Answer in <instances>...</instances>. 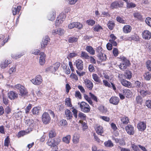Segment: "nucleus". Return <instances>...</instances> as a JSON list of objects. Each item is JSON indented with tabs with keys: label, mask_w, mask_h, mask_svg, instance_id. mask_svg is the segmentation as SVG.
Here are the masks:
<instances>
[{
	"label": "nucleus",
	"mask_w": 151,
	"mask_h": 151,
	"mask_svg": "<svg viewBox=\"0 0 151 151\" xmlns=\"http://www.w3.org/2000/svg\"><path fill=\"white\" fill-rule=\"evenodd\" d=\"M60 139L59 138H56L53 139H49L47 144L49 146L55 148V150H57V145L60 144Z\"/></svg>",
	"instance_id": "obj_1"
},
{
	"label": "nucleus",
	"mask_w": 151,
	"mask_h": 151,
	"mask_svg": "<svg viewBox=\"0 0 151 151\" xmlns=\"http://www.w3.org/2000/svg\"><path fill=\"white\" fill-rule=\"evenodd\" d=\"M119 59L122 62L119 66L121 70H124L126 69L127 66L129 65V61L125 57L123 56H120Z\"/></svg>",
	"instance_id": "obj_2"
},
{
	"label": "nucleus",
	"mask_w": 151,
	"mask_h": 151,
	"mask_svg": "<svg viewBox=\"0 0 151 151\" xmlns=\"http://www.w3.org/2000/svg\"><path fill=\"white\" fill-rule=\"evenodd\" d=\"M81 111L85 113H88L90 110V107L88 104L85 102H81L80 104Z\"/></svg>",
	"instance_id": "obj_3"
},
{
	"label": "nucleus",
	"mask_w": 151,
	"mask_h": 151,
	"mask_svg": "<svg viewBox=\"0 0 151 151\" xmlns=\"http://www.w3.org/2000/svg\"><path fill=\"white\" fill-rule=\"evenodd\" d=\"M15 88L19 91V94L21 96L27 95V92L25 88L20 84H18L15 86Z\"/></svg>",
	"instance_id": "obj_4"
},
{
	"label": "nucleus",
	"mask_w": 151,
	"mask_h": 151,
	"mask_svg": "<svg viewBox=\"0 0 151 151\" xmlns=\"http://www.w3.org/2000/svg\"><path fill=\"white\" fill-rule=\"evenodd\" d=\"M31 81L35 85H39L42 81V78L40 75H37L35 78L32 79Z\"/></svg>",
	"instance_id": "obj_5"
},
{
	"label": "nucleus",
	"mask_w": 151,
	"mask_h": 151,
	"mask_svg": "<svg viewBox=\"0 0 151 151\" xmlns=\"http://www.w3.org/2000/svg\"><path fill=\"white\" fill-rule=\"evenodd\" d=\"M42 119L43 122L45 124H48L50 121V117L47 112H45L43 113Z\"/></svg>",
	"instance_id": "obj_6"
},
{
	"label": "nucleus",
	"mask_w": 151,
	"mask_h": 151,
	"mask_svg": "<svg viewBox=\"0 0 151 151\" xmlns=\"http://www.w3.org/2000/svg\"><path fill=\"white\" fill-rule=\"evenodd\" d=\"M60 65V63L59 62H57L53 65L47 68L46 70H49L52 73H54L58 70Z\"/></svg>",
	"instance_id": "obj_7"
},
{
	"label": "nucleus",
	"mask_w": 151,
	"mask_h": 151,
	"mask_svg": "<svg viewBox=\"0 0 151 151\" xmlns=\"http://www.w3.org/2000/svg\"><path fill=\"white\" fill-rule=\"evenodd\" d=\"M83 27L82 24L78 22H73L70 23L68 25V28L72 29L76 27L79 29Z\"/></svg>",
	"instance_id": "obj_8"
},
{
	"label": "nucleus",
	"mask_w": 151,
	"mask_h": 151,
	"mask_svg": "<svg viewBox=\"0 0 151 151\" xmlns=\"http://www.w3.org/2000/svg\"><path fill=\"white\" fill-rule=\"evenodd\" d=\"M123 2L122 1H115L111 4L110 8L112 9L121 7L123 6Z\"/></svg>",
	"instance_id": "obj_9"
},
{
	"label": "nucleus",
	"mask_w": 151,
	"mask_h": 151,
	"mask_svg": "<svg viewBox=\"0 0 151 151\" xmlns=\"http://www.w3.org/2000/svg\"><path fill=\"white\" fill-rule=\"evenodd\" d=\"M75 63L77 68L78 70H81L83 69V63L81 60L78 59L76 60V61Z\"/></svg>",
	"instance_id": "obj_10"
},
{
	"label": "nucleus",
	"mask_w": 151,
	"mask_h": 151,
	"mask_svg": "<svg viewBox=\"0 0 151 151\" xmlns=\"http://www.w3.org/2000/svg\"><path fill=\"white\" fill-rule=\"evenodd\" d=\"M65 32L64 29L60 28H59L57 29H53L52 31V33L54 35L58 34V35H61L64 34Z\"/></svg>",
	"instance_id": "obj_11"
},
{
	"label": "nucleus",
	"mask_w": 151,
	"mask_h": 151,
	"mask_svg": "<svg viewBox=\"0 0 151 151\" xmlns=\"http://www.w3.org/2000/svg\"><path fill=\"white\" fill-rule=\"evenodd\" d=\"M142 38L146 40H150L151 38V33L148 30H145L142 33Z\"/></svg>",
	"instance_id": "obj_12"
},
{
	"label": "nucleus",
	"mask_w": 151,
	"mask_h": 151,
	"mask_svg": "<svg viewBox=\"0 0 151 151\" xmlns=\"http://www.w3.org/2000/svg\"><path fill=\"white\" fill-rule=\"evenodd\" d=\"M125 129L127 133L129 135H133L134 133V127L132 125L129 124L125 127Z\"/></svg>",
	"instance_id": "obj_13"
},
{
	"label": "nucleus",
	"mask_w": 151,
	"mask_h": 151,
	"mask_svg": "<svg viewBox=\"0 0 151 151\" xmlns=\"http://www.w3.org/2000/svg\"><path fill=\"white\" fill-rule=\"evenodd\" d=\"M50 40V38L48 36H45L41 42V47L42 48H45L47 45L48 42Z\"/></svg>",
	"instance_id": "obj_14"
},
{
	"label": "nucleus",
	"mask_w": 151,
	"mask_h": 151,
	"mask_svg": "<svg viewBox=\"0 0 151 151\" xmlns=\"http://www.w3.org/2000/svg\"><path fill=\"white\" fill-rule=\"evenodd\" d=\"M84 82L86 86L89 90H91L92 89L93 84L91 81L88 79H86L84 80Z\"/></svg>",
	"instance_id": "obj_15"
},
{
	"label": "nucleus",
	"mask_w": 151,
	"mask_h": 151,
	"mask_svg": "<svg viewBox=\"0 0 151 151\" xmlns=\"http://www.w3.org/2000/svg\"><path fill=\"white\" fill-rule=\"evenodd\" d=\"M121 123L120 125V127L121 128H123V124L124 125L127 124L129 122V119L128 117L124 116L121 118Z\"/></svg>",
	"instance_id": "obj_16"
},
{
	"label": "nucleus",
	"mask_w": 151,
	"mask_h": 151,
	"mask_svg": "<svg viewBox=\"0 0 151 151\" xmlns=\"http://www.w3.org/2000/svg\"><path fill=\"white\" fill-rule=\"evenodd\" d=\"M9 98L11 100H14L18 97V94L14 91H11L8 94Z\"/></svg>",
	"instance_id": "obj_17"
},
{
	"label": "nucleus",
	"mask_w": 151,
	"mask_h": 151,
	"mask_svg": "<svg viewBox=\"0 0 151 151\" xmlns=\"http://www.w3.org/2000/svg\"><path fill=\"white\" fill-rule=\"evenodd\" d=\"M40 55L39 60V63L41 65H44L45 63V54L43 52H41L40 54Z\"/></svg>",
	"instance_id": "obj_18"
},
{
	"label": "nucleus",
	"mask_w": 151,
	"mask_h": 151,
	"mask_svg": "<svg viewBox=\"0 0 151 151\" xmlns=\"http://www.w3.org/2000/svg\"><path fill=\"white\" fill-rule=\"evenodd\" d=\"M137 127L140 131H144L146 128V124L144 122H140L138 124Z\"/></svg>",
	"instance_id": "obj_19"
},
{
	"label": "nucleus",
	"mask_w": 151,
	"mask_h": 151,
	"mask_svg": "<svg viewBox=\"0 0 151 151\" xmlns=\"http://www.w3.org/2000/svg\"><path fill=\"white\" fill-rule=\"evenodd\" d=\"M110 102L114 105H117L119 102V99L117 97H112L109 100Z\"/></svg>",
	"instance_id": "obj_20"
},
{
	"label": "nucleus",
	"mask_w": 151,
	"mask_h": 151,
	"mask_svg": "<svg viewBox=\"0 0 151 151\" xmlns=\"http://www.w3.org/2000/svg\"><path fill=\"white\" fill-rule=\"evenodd\" d=\"M80 138V135L77 133H76L73 136V142L75 144H78L79 142Z\"/></svg>",
	"instance_id": "obj_21"
},
{
	"label": "nucleus",
	"mask_w": 151,
	"mask_h": 151,
	"mask_svg": "<svg viewBox=\"0 0 151 151\" xmlns=\"http://www.w3.org/2000/svg\"><path fill=\"white\" fill-rule=\"evenodd\" d=\"M5 36L3 35H0V46H2L4 45L5 43L8 41V39H5Z\"/></svg>",
	"instance_id": "obj_22"
},
{
	"label": "nucleus",
	"mask_w": 151,
	"mask_h": 151,
	"mask_svg": "<svg viewBox=\"0 0 151 151\" xmlns=\"http://www.w3.org/2000/svg\"><path fill=\"white\" fill-rule=\"evenodd\" d=\"M21 8V6H13L12 9L13 15H15L17 13H19Z\"/></svg>",
	"instance_id": "obj_23"
},
{
	"label": "nucleus",
	"mask_w": 151,
	"mask_h": 151,
	"mask_svg": "<svg viewBox=\"0 0 151 151\" xmlns=\"http://www.w3.org/2000/svg\"><path fill=\"white\" fill-rule=\"evenodd\" d=\"M25 123L27 126L29 127L30 130H32L33 126L34 121L32 119H29L26 120Z\"/></svg>",
	"instance_id": "obj_24"
},
{
	"label": "nucleus",
	"mask_w": 151,
	"mask_h": 151,
	"mask_svg": "<svg viewBox=\"0 0 151 151\" xmlns=\"http://www.w3.org/2000/svg\"><path fill=\"white\" fill-rule=\"evenodd\" d=\"M10 63L8 60H5L2 61L0 64V67L2 69L5 68L8 65V64Z\"/></svg>",
	"instance_id": "obj_25"
},
{
	"label": "nucleus",
	"mask_w": 151,
	"mask_h": 151,
	"mask_svg": "<svg viewBox=\"0 0 151 151\" xmlns=\"http://www.w3.org/2000/svg\"><path fill=\"white\" fill-rule=\"evenodd\" d=\"M65 114L68 119H71L73 117V114L68 109L65 110Z\"/></svg>",
	"instance_id": "obj_26"
},
{
	"label": "nucleus",
	"mask_w": 151,
	"mask_h": 151,
	"mask_svg": "<svg viewBox=\"0 0 151 151\" xmlns=\"http://www.w3.org/2000/svg\"><path fill=\"white\" fill-rule=\"evenodd\" d=\"M124 32L126 33L130 32L132 30V27L130 25H125L123 28Z\"/></svg>",
	"instance_id": "obj_27"
},
{
	"label": "nucleus",
	"mask_w": 151,
	"mask_h": 151,
	"mask_svg": "<svg viewBox=\"0 0 151 151\" xmlns=\"http://www.w3.org/2000/svg\"><path fill=\"white\" fill-rule=\"evenodd\" d=\"M123 92L124 96L127 98L130 97L132 96V92L129 89L124 90Z\"/></svg>",
	"instance_id": "obj_28"
},
{
	"label": "nucleus",
	"mask_w": 151,
	"mask_h": 151,
	"mask_svg": "<svg viewBox=\"0 0 151 151\" xmlns=\"http://www.w3.org/2000/svg\"><path fill=\"white\" fill-rule=\"evenodd\" d=\"M70 139L71 136L70 135H68L63 138L62 141L65 143L68 144L70 143Z\"/></svg>",
	"instance_id": "obj_29"
},
{
	"label": "nucleus",
	"mask_w": 151,
	"mask_h": 151,
	"mask_svg": "<svg viewBox=\"0 0 151 151\" xmlns=\"http://www.w3.org/2000/svg\"><path fill=\"white\" fill-rule=\"evenodd\" d=\"M24 55V53L22 52L20 53L19 54H11V57L14 59H17L20 58L22 56Z\"/></svg>",
	"instance_id": "obj_30"
},
{
	"label": "nucleus",
	"mask_w": 151,
	"mask_h": 151,
	"mask_svg": "<svg viewBox=\"0 0 151 151\" xmlns=\"http://www.w3.org/2000/svg\"><path fill=\"white\" fill-rule=\"evenodd\" d=\"M86 50L90 54L93 55L95 54V50L91 46H87L86 47Z\"/></svg>",
	"instance_id": "obj_31"
},
{
	"label": "nucleus",
	"mask_w": 151,
	"mask_h": 151,
	"mask_svg": "<svg viewBox=\"0 0 151 151\" xmlns=\"http://www.w3.org/2000/svg\"><path fill=\"white\" fill-rule=\"evenodd\" d=\"M40 107H36L33 108L32 110V112L34 115H38L40 110Z\"/></svg>",
	"instance_id": "obj_32"
},
{
	"label": "nucleus",
	"mask_w": 151,
	"mask_h": 151,
	"mask_svg": "<svg viewBox=\"0 0 151 151\" xmlns=\"http://www.w3.org/2000/svg\"><path fill=\"white\" fill-rule=\"evenodd\" d=\"M98 56L99 59L101 61H104L106 60V57L105 54L103 53L99 54H98Z\"/></svg>",
	"instance_id": "obj_33"
},
{
	"label": "nucleus",
	"mask_w": 151,
	"mask_h": 151,
	"mask_svg": "<svg viewBox=\"0 0 151 151\" xmlns=\"http://www.w3.org/2000/svg\"><path fill=\"white\" fill-rule=\"evenodd\" d=\"M55 12H53L48 15L47 17L48 19L49 20L52 21L55 19Z\"/></svg>",
	"instance_id": "obj_34"
},
{
	"label": "nucleus",
	"mask_w": 151,
	"mask_h": 151,
	"mask_svg": "<svg viewBox=\"0 0 151 151\" xmlns=\"http://www.w3.org/2000/svg\"><path fill=\"white\" fill-rule=\"evenodd\" d=\"M96 132L99 135H101L103 133V128L102 126H99L96 129Z\"/></svg>",
	"instance_id": "obj_35"
},
{
	"label": "nucleus",
	"mask_w": 151,
	"mask_h": 151,
	"mask_svg": "<svg viewBox=\"0 0 151 151\" xmlns=\"http://www.w3.org/2000/svg\"><path fill=\"white\" fill-rule=\"evenodd\" d=\"M78 38L75 37H70L68 39V41L70 43H75L78 41Z\"/></svg>",
	"instance_id": "obj_36"
},
{
	"label": "nucleus",
	"mask_w": 151,
	"mask_h": 151,
	"mask_svg": "<svg viewBox=\"0 0 151 151\" xmlns=\"http://www.w3.org/2000/svg\"><path fill=\"white\" fill-rule=\"evenodd\" d=\"M92 78L96 82L101 83V81L99 77L96 74H93L92 75Z\"/></svg>",
	"instance_id": "obj_37"
},
{
	"label": "nucleus",
	"mask_w": 151,
	"mask_h": 151,
	"mask_svg": "<svg viewBox=\"0 0 151 151\" xmlns=\"http://www.w3.org/2000/svg\"><path fill=\"white\" fill-rule=\"evenodd\" d=\"M65 14L63 13H61L59 15L57 18L60 19V23H63V22L65 20Z\"/></svg>",
	"instance_id": "obj_38"
},
{
	"label": "nucleus",
	"mask_w": 151,
	"mask_h": 151,
	"mask_svg": "<svg viewBox=\"0 0 151 151\" xmlns=\"http://www.w3.org/2000/svg\"><path fill=\"white\" fill-rule=\"evenodd\" d=\"M56 133L54 129L52 130L49 132V136L50 138H52L56 136Z\"/></svg>",
	"instance_id": "obj_39"
},
{
	"label": "nucleus",
	"mask_w": 151,
	"mask_h": 151,
	"mask_svg": "<svg viewBox=\"0 0 151 151\" xmlns=\"http://www.w3.org/2000/svg\"><path fill=\"white\" fill-rule=\"evenodd\" d=\"M104 145L105 147H111L114 146L113 143L110 140L105 141L104 142Z\"/></svg>",
	"instance_id": "obj_40"
},
{
	"label": "nucleus",
	"mask_w": 151,
	"mask_h": 151,
	"mask_svg": "<svg viewBox=\"0 0 151 151\" xmlns=\"http://www.w3.org/2000/svg\"><path fill=\"white\" fill-rule=\"evenodd\" d=\"M84 97L85 99L90 104L92 105L93 106V103L92 100L88 95L86 94H84Z\"/></svg>",
	"instance_id": "obj_41"
},
{
	"label": "nucleus",
	"mask_w": 151,
	"mask_h": 151,
	"mask_svg": "<svg viewBox=\"0 0 151 151\" xmlns=\"http://www.w3.org/2000/svg\"><path fill=\"white\" fill-rule=\"evenodd\" d=\"M133 16L135 18L140 20H141L142 19V16L139 12H137L134 13Z\"/></svg>",
	"instance_id": "obj_42"
},
{
	"label": "nucleus",
	"mask_w": 151,
	"mask_h": 151,
	"mask_svg": "<svg viewBox=\"0 0 151 151\" xmlns=\"http://www.w3.org/2000/svg\"><path fill=\"white\" fill-rule=\"evenodd\" d=\"M108 26L109 29L110 30H112L115 25V23L113 21H109L107 24Z\"/></svg>",
	"instance_id": "obj_43"
},
{
	"label": "nucleus",
	"mask_w": 151,
	"mask_h": 151,
	"mask_svg": "<svg viewBox=\"0 0 151 151\" xmlns=\"http://www.w3.org/2000/svg\"><path fill=\"white\" fill-rule=\"evenodd\" d=\"M121 83L122 85L126 87H129L131 86V83L125 80Z\"/></svg>",
	"instance_id": "obj_44"
},
{
	"label": "nucleus",
	"mask_w": 151,
	"mask_h": 151,
	"mask_svg": "<svg viewBox=\"0 0 151 151\" xmlns=\"http://www.w3.org/2000/svg\"><path fill=\"white\" fill-rule=\"evenodd\" d=\"M139 92L141 95L144 96H146L149 93V92L144 90V88L140 89Z\"/></svg>",
	"instance_id": "obj_45"
},
{
	"label": "nucleus",
	"mask_w": 151,
	"mask_h": 151,
	"mask_svg": "<svg viewBox=\"0 0 151 151\" xmlns=\"http://www.w3.org/2000/svg\"><path fill=\"white\" fill-rule=\"evenodd\" d=\"M124 75L125 76V78L127 79H130L132 78V73L129 70H126Z\"/></svg>",
	"instance_id": "obj_46"
},
{
	"label": "nucleus",
	"mask_w": 151,
	"mask_h": 151,
	"mask_svg": "<svg viewBox=\"0 0 151 151\" xmlns=\"http://www.w3.org/2000/svg\"><path fill=\"white\" fill-rule=\"evenodd\" d=\"M65 104L69 107H72V105L71 104L70 99V98H66L65 99Z\"/></svg>",
	"instance_id": "obj_47"
},
{
	"label": "nucleus",
	"mask_w": 151,
	"mask_h": 151,
	"mask_svg": "<svg viewBox=\"0 0 151 151\" xmlns=\"http://www.w3.org/2000/svg\"><path fill=\"white\" fill-rule=\"evenodd\" d=\"M151 73L149 72H147L144 75L145 79L147 80H149L151 78Z\"/></svg>",
	"instance_id": "obj_48"
},
{
	"label": "nucleus",
	"mask_w": 151,
	"mask_h": 151,
	"mask_svg": "<svg viewBox=\"0 0 151 151\" xmlns=\"http://www.w3.org/2000/svg\"><path fill=\"white\" fill-rule=\"evenodd\" d=\"M102 29V27L99 24L95 25L93 28V30L97 32L100 31Z\"/></svg>",
	"instance_id": "obj_49"
},
{
	"label": "nucleus",
	"mask_w": 151,
	"mask_h": 151,
	"mask_svg": "<svg viewBox=\"0 0 151 151\" xmlns=\"http://www.w3.org/2000/svg\"><path fill=\"white\" fill-rule=\"evenodd\" d=\"M86 23L88 25L93 26L95 24V22L93 19H88L86 21Z\"/></svg>",
	"instance_id": "obj_50"
},
{
	"label": "nucleus",
	"mask_w": 151,
	"mask_h": 151,
	"mask_svg": "<svg viewBox=\"0 0 151 151\" xmlns=\"http://www.w3.org/2000/svg\"><path fill=\"white\" fill-rule=\"evenodd\" d=\"M136 6L135 4L132 2L127 3V6L128 8H132L135 7Z\"/></svg>",
	"instance_id": "obj_51"
},
{
	"label": "nucleus",
	"mask_w": 151,
	"mask_h": 151,
	"mask_svg": "<svg viewBox=\"0 0 151 151\" xmlns=\"http://www.w3.org/2000/svg\"><path fill=\"white\" fill-rule=\"evenodd\" d=\"M118 78L119 81L121 82L122 81L125 80L126 78H125V76L124 75L119 74L118 76Z\"/></svg>",
	"instance_id": "obj_52"
},
{
	"label": "nucleus",
	"mask_w": 151,
	"mask_h": 151,
	"mask_svg": "<svg viewBox=\"0 0 151 151\" xmlns=\"http://www.w3.org/2000/svg\"><path fill=\"white\" fill-rule=\"evenodd\" d=\"M135 84L136 86L138 88H140V89L144 87L142 84L140 82L137 81L135 82Z\"/></svg>",
	"instance_id": "obj_53"
},
{
	"label": "nucleus",
	"mask_w": 151,
	"mask_h": 151,
	"mask_svg": "<svg viewBox=\"0 0 151 151\" xmlns=\"http://www.w3.org/2000/svg\"><path fill=\"white\" fill-rule=\"evenodd\" d=\"M81 57L83 58L88 59L89 57L87 53L85 52H82Z\"/></svg>",
	"instance_id": "obj_54"
},
{
	"label": "nucleus",
	"mask_w": 151,
	"mask_h": 151,
	"mask_svg": "<svg viewBox=\"0 0 151 151\" xmlns=\"http://www.w3.org/2000/svg\"><path fill=\"white\" fill-rule=\"evenodd\" d=\"M27 132L24 131H21L18 132L17 136L18 137H21L27 134Z\"/></svg>",
	"instance_id": "obj_55"
},
{
	"label": "nucleus",
	"mask_w": 151,
	"mask_h": 151,
	"mask_svg": "<svg viewBox=\"0 0 151 151\" xmlns=\"http://www.w3.org/2000/svg\"><path fill=\"white\" fill-rule=\"evenodd\" d=\"M10 143V139L9 136H7L4 140V145L5 146L8 147Z\"/></svg>",
	"instance_id": "obj_56"
},
{
	"label": "nucleus",
	"mask_w": 151,
	"mask_h": 151,
	"mask_svg": "<svg viewBox=\"0 0 151 151\" xmlns=\"http://www.w3.org/2000/svg\"><path fill=\"white\" fill-rule=\"evenodd\" d=\"M78 117L82 119L85 120L86 118V115L81 112H80L79 114Z\"/></svg>",
	"instance_id": "obj_57"
},
{
	"label": "nucleus",
	"mask_w": 151,
	"mask_h": 151,
	"mask_svg": "<svg viewBox=\"0 0 151 151\" xmlns=\"http://www.w3.org/2000/svg\"><path fill=\"white\" fill-rule=\"evenodd\" d=\"M146 66L148 69L150 71H151V61L148 60L146 62Z\"/></svg>",
	"instance_id": "obj_58"
},
{
	"label": "nucleus",
	"mask_w": 151,
	"mask_h": 151,
	"mask_svg": "<svg viewBox=\"0 0 151 151\" xmlns=\"http://www.w3.org/2000/svg\"><path fill=\"white\" fill-rule=\"evenodd\" d=\"M145 22L150 27H151V18L149 17H147L145 19Z\"/></svg>",
	"instance_id": "obj_59"
},
{
	"label": "nucleus",
	"mask_w": 151,
	"mask_h": 151,
	"mask_svg": "<svg viewBox=\"0 0 151 151\" xmlns=\"http://www.w3.org/2000/svg\"><path fill=\"white\" fill-rule=\"evenodd\" d=\"M103 82L104 83V84L106 87H108L109 88H111V85H110V83L108 82L106 80H103Z\"/></svg>",
	"instance_id": "obj_60"
},
{
	"label": "nucleus",
	"mask_w": 151,
	"mask_h": 151,
	"mask_svg": "<svg viewBox=\"0 0 151 151\" xmlns=\"http://www.w3.org/2000/svg\"><path fill=\"white\" fill-rule=\"evenodd\" d=\"M102 48L100 46H98L97 47L96 49V51L97 53V54H99L102 53Z\"/></svg>",
	"instance_id": "obj_61"
},
{
	"label": "nucleus",
	"mask_w": 151,
	"mask_h": 151,
	"mask_svg": "<svg viewBox=\"0 0 151 151\" xmlns=\"http://www.w3.org/2000/svg\"><path fill=\"white\" fill-rule=\"evenodd\" d=\"M137 103L138 104H141L142 101V99L140 96H137L136 97Z\"/></svg>",
	"instance_id": "obj_62"
},
{
	"label": "nucleus",
	"mask_w": 151,
	"mask_h": 151,
	"mask_svg": "<svg viewBox=\"0 0 151 151\" xmlns=\"http://www.w3.org/2000/svg\"><path fill=\"white\" fill-rule=\"evenodd\" d=\"M89 96L91 97L96 102H97V97L91 93H89Z\"/></svg>",
	"instance_id": "obj_63"
},
{
	"label": "nucleus",
	"mask_w": 151,
	"mask_h": 151,
	"mask_svg": "<svg viewBox=\"0 0 151 151\" xmlns=\"http://www.w3.org/2000/svg\"><path fill=\"white\" fill-rule=\"evenodd\" d=\"M145 104L146 106L148 108L151 109V100H148L146 101Z\"/></svg>",
	"instance_id": "obj_64"
}]
</instances>
